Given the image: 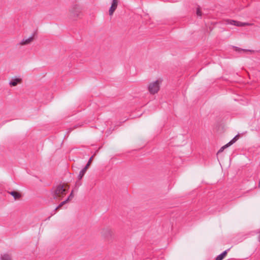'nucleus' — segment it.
I'll return each mask as SVG.
<instances>
[{"mask_svg":"<svg viewBox=\"0 0 260 260\" xmlns=\"http://www.w3.org/2000/svg\"><path fill=\"white\" fill-rule=\"evenodd\" d=\"M68 184H60L53 189V197L54 199H61L68 192L69 189Z\"/></svg>","mask_w":260,"mask_h":260,"instance_id":"obj_1","label":"nucleus"},{"mask_svg":"<svg viewBox=\"0 0 260 260\" xmlns=\"http://www.w3.org/2000/svg\"><path fill=\"white\" fill-rule=\"evenodd\" d=\"M162 83L161 79L150 82L148 85V90L151 94L157 93L160 89V85Z\"/></svg>","mask_w":260,"mask_h":260,"instance_id":"obj_2","label":"nucleus"},{"mask_svg":"<svg viewBox=\"0 0 260 260\" xmlns=\"http://www.w3.org/2000/svg\"><path fill=\"white\" fill-rule=\"evenodd\" d=\"M101 234L104 238L106 239L107 240H109L112 238L114 233L113 230L111 229L106 228L102 230Z\"/></svg>","mask_w":260,"mask_h":260,"instance_id":"obj_3","label":"nucleus"},{"mask_svg":"<svg viewBox=\"0 0 260 260\" xmlns=\"http://www.w3.org/2000/svg\"><path fill=\"white\" fill-rule=\"evenodd\" d=\"M22 79L20 77L12 78L9 81V84L10 87L16 86L18 84H21Z\"/></svg>","mask_w":260,"mask_h":260,"instance_id":"obj_4","label":"nucleus"},{"mask_svg":"<svg viewBox=\"0 0 260 260\" xmlns=\"http://www.w3.org/2000/svg\"><path fill=\"white\" fill-rule=\"evenodd\" d=\"M227 22L229 24L234 25L235 26H246V25H250V24L247 23H243V22H241L239 21H236L232 20H229L227 21Z\"/></svg>","mask_w":260,"mask_h":260,"instance_id":"obj_5","label":"nucleus"},{"mask_svg":"<svg viewBox=\"0 0 260 260\" xmlns=\"http://www.w3.org/2000/svg\"><path fill=\"white\" fill-rule=\"evenodd\" d=\"M118 5V0H112L111 6L109 9V15H112L114 12L117 8Z\"/></svg>","mask_w":260,"mask_h":260,"instance_id":"obj_6","label":"nucleus"},{"mask_svg":"<svg viewBox=\"0 0 260 260\" xmlns=\"http://www.w3.org/2000/svg\"><path fill=\"white\" fill-rule=\"evenodd\" d=\"M34 40V37L31 36L27 39H23L20 43L21 46L26 45L30 44Z\"/></svg>","mask_w":260,"mask_h":260,"instance_id":"obj_7","label":"nucleus"},{"mask_svg":"<svg viewBox=\"0 0 260 260\" xmlns=\"http://www.w3.org/2000/svg\"><path fill=\"white\" fill-rule=\"evenodd\" d=\"M71 13L72 16L77 17L80 13V10L77 6H75L71 11Z\"/></svg>","mask_w":260,"mask_h":260,"instance_id":"obj_8","label":"nucleus"},{"mask_svg":"<svg viewBox=\"0 0 260 260\" xmlns=\"http://www.w3.org/2000/svg\"><path fill=\"white\" fill-rule=\"evenodd\" d=\"M8 193L13 196L15 200H19L22 197L21 193L18 191H9Z\"/></svg>","mask_w":260,"mask_h":260,"instance_id":"obj_9","label":"nucleus"},{"mask_svg":"<svg viewBox=\"0 0 260 260\" xmlns=\"http://www.w3.org/2000/svg\"><path fill=\"white\" fill-rule=\"evenodd\" d=\"M74 197V194H73V191H72L71 193V194L69 195V196L68 197V199L63 201V202H62L59 205V206L56 208V210H58V209H59L61 206H62L64 204H66L67 202H68L70 200H71Z\"/></svg>","mask_w":260,"mask_h":260,"instance_id":"obj_10","label":"nucleus"},{"mask_svg":"<svg viewBox=\"0 0 260 260\" xmlns=\"http://www.w3.org/2000/svg\"><path fill=\"white\" fill-rule=\"evenodd\" d=\"M1 260H13V259H12V257L10 255L7 254V253H5V254L2 255L1 257Z\"/></svg>","mask_w":260,"mask_h":260,"instance_id":"obj_11","label":"nucleus"},{"mask_svg":"<svg viewBox=\"0 0 260 260\" xmlns=\"http://www.w3.org/2000/svg\"><path fill=\"white\" fill-rule=\"evenodd\" d=\"M227 251L226 250L223 252L221 254L219 255L216 258L215 260H222L224 257L226 255Z\"/></svg>","mask_w":260,"mask_h":260,"instance_id":"obj_12","label":"nucleus"},{"mask_svg":"<svg viewBox=\"0 0 260 260\" xmlns=\"http://www.w3.org/2000/svg\"><path fill=\"white\" fill-rule=\"evenodd\" d=\"M87 169L85 168V167L79 173V174L78 175V178L79 179H81L82 178V177H83V176L84 175V174H85L86 171H87Z\"/></svg>","mask_w":260,"mask_h":260,"instance_id":"obj_13","label":"nucleus"},{"mask_svg":"<svg viewBox=\"0 0 260 260\" xmlns=\"http://www.w3.org/2000/svg\"><path fill=\"white\" fill-rule=\"evenodd\" d=\"M239 138V135L236 136L230 142L228 143L229 145L231 146Z\"/></svg>","mask_w":260,"mask_h":260,"instance_id":"obj_14","label":"nucleus"},{"mask_svg":"<svg viewBox=\"0 0 260 260\" xmlns=\"http://www.w3.org/2000/svg\"><path fill=\"white\" fill-rule=\"evenodd\" d=\"M229 146H230V145H229L228 143L226 144V145H224L223 146L221 147V148L219 150V151L217 152V154H219V153L222 152L225 148H228Z\"/></svg>","mask_w":260,"mask_h":260,"instance_id":"obj_15","label":"nucleus"},{"mask_svg":"<svg viewBox=\"0 0 260 260\" xmlns=\"http://www.w3.org/2000/svg\"><path fill=\"white\" fill-rule=\"evenodd\" d=\"M92 159H93V156H91V157L89 158V160H88V161L87 164H86V166L85 167V168H86L87 169H88V168H89V167L90 166V164H91V162H92Z\"/></svg>","mask_w":260,"mask_h":260,"instance_id":"obj_16","label":"nucleus"},{"mask_svg":"<svg viewBox=\"0 0 260 260\" xmlns=\"http://www.w3.org/2000/svg\"><path fill=\"white\" fill-rule=\"evenodd\" d=\"M197 15L199 16H202V13H201L200 9L199 8H198L197 9Z\"/></svg>","mask_w":260,"mask_h":260,"instance_id":"obj_17","label":"nucleus"}]
</instances>
